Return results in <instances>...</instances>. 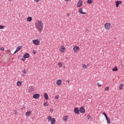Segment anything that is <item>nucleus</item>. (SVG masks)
I'll use <instances>...</instances> for the list:
<instances>
[{"mask_svg": "<svg viewBox=\"0 0 124 124\" xmlns=\"http://www.w3.org/2000/svg\"><path fill=\"white\" fill-rule=\"evenodd\" d=\"M60 51V52H62V53H64L65 51V47H64L63 46H61Z\"/></svg>", "mask_w": 124, "mask_h": 124, "instance_id": "obj_5", "label": "nucleus"}, {"mask_svg": "<svg viewBox=\"0 0 124 124\" xmlns=\"http://www.w3.org/2000/svg\"><path fill=\"white\" fill-rule=\"evenodd\" d=\"M79 112H80L79 108H74V112L76 114H79Z\"/></svg>", "mask_w": 124, "mask_h": 124, "instance_id": "obj_12", "label": "nucleus"}, {"mask_svg": "<svg viewBox=\"0 0 124 124\" xmlns=\"http://www.w3.org/2000/svg\"><path fill=\"white\" fill-rule=\"evenodd\" d=\"M106 119L107 121V124H109L111 123V120H110V118L108 117Z\"/></svg>", "mask_w": 124, "mask_h": 124, "instance_id": "obj_19", "label": "nucleus"}, {"mask_svg": "<svg viewBox=\"0 0 124 124\" xmlns=\"http://www.w3.org/2000/svg\"><path fill=\"white\" fill-rule=\"evenodd\" d=\"M50 122L51 124H55V122H56V119H55V118H53Z\"/></svg>", "mask_w": 124, "mask_h": 124, "instance_id": "obj_17", "label": "nucleus"}, {"mask_svg": "<svg viewBox=\"0 0 124 124\" xmlns=\"http://www.w3.org/2000/svg\"><path fill=\"white\" fill-rule=\"evenodd\" d=\"M23 58H24V59H28V58H30V54H29L28 53H25L23 55Z\"/></svg>", "mask_w": 124, "mask_h": 124, "instance_id": "obj_11", "label": "nucleus"}, {"mask_svg": "<svg viewBox=\"0 0 124 124\" xmlns=\"http://www.w3.org/2000/svg\"><path fill=\"white\" fill-rule=\"evenodd\" d=\"M62 81L61 79H58L56 82V84L58 86H61V85H62Z\"/></svg>", "mask_w": 124, "mask_h": 124, "instance_id": "obj_13", "label": "nucleus"}, {"mask_svg": "<svg viewBox=\"0 0 124 124\" xmlns=\"http://www.w3.org/2000/svg\"><path fill=\"white\" fill-rule=\"evenodd\" d=\"M34 89L32 86H30V89H29V92L30 93H32V92H34Z\"/></svg>", "mask_w": 124, "mask_h": 124, "instance_id": "obj_15", "label": "nucleus"}, {"mask_svg": "<svg viewBox=\"0 0 124 124\" xmlns=\"http://www.w3.org/2000/svg\"><path fill=\"white\" fill-rule=\"evenodd\" d=\"M63 121H64L65 122H66V121H67V116H65L63 117Z\"/></svg>", "mask_w": 124, "mask_h": 124, "instance_id": "obj_26", "label": "nucleus"}, {"mask_svg": "<svg viewBox=\"0 0 124 124\" xmlns=\"http://www.w3.org/2000/svg\"><path fill=\"white\" fill-rule=\"evenodd\" d=\"M33 54H34V55H35V54H36V50H33Z\"/></svg>", "mask_w": 124, "mask_h": 124, "instance_id": "obj_37", "label": "nucleus"}, {"mask_svg": "<svg viewBox=\"0 0 124 124\" xmlns=\"http://www.w3.org/2000/svg\"><path fill=\"white\" fill-rule=\"evenodd\" d=\"M35 26L40 32L42 31V30H43V24L42 23V21H38V22L36 23Z\"/></svg>", "mask_w": 124, "mask_h": 124, "instance_id": "obj_1", "label": "nucleus"}, {"mask_svg": "<svg viewBox=\"0 0 124 124\" xmlns=\"http://www.w3.org/2000/svg\"><path fill=\"white\" fill-rule=\"evenodd\" d=\"M53 118H52V117L50 116H49L48 117H47V121L48 122H50V121H51V120H52Z\"/></svg>", "mask_w": 124, "mask_h": 124, "instance_id": "obj_24", "label": "nucleus"}, {"mask_svg": "<svg viewBox=\"0 0 124 124\" xmlns=\"http://www.w3.org/2000/svg\"><path fill=\"white\" fill-rule=\"evenodd\" d=\"M73 50L75 52H79V50H80V48H79V46H75L73 47Z\"/></svg>", "mask_w": 124, "mask_h": 124, "instance_id": "obj_4", "label": "nucleus"}, {"mask_svg": "<svg viewBox=\"0 0 124 124\" xmlns=\"http://www.w3.org/2000/svg\"><path fill=\"white\" fill-rule=\"evenodd\" d=\"M15 113L16 114H17V112H16V110L15 111Z\"/></svg>", "mask_w": 124, "mask_h": 124, "instance_id": "obj_46", "label": "nucleus"}, {"mask_svg": "<svg viewBox=\"0 0 124 124\" xmlns=\"http://www.w3.org/2000/svg\"><path fill=\"white\" fill-rule=\"evenodd\" d=\"M9 52V50H7V52Z\"/></svg>", "mask_w": 124, "mask_h": 124, "instance_id": "obj_47", "label": "nucleus"}, {"mask_svg": "<svg viewBox=\"0 0 124 124\" xmlns=\"http://www.w3.org/2000/svg\"><path fill=\"white\" fill-rule=\"evenodd\" d=\"M58 65H59V67H62V62H58Z\"/></svg>", "mask_w": 124, "mask_h": 124, "instance_id": "obj_25", "label": "nucleus"}, {"mask_svg": "<svg viewBox=\"0 0 124 124\" xmlns=\"http://www.w3.org/2000/svg\"><path fill=\"white\" fill-rule=\"evenodd\" d=\"M111 27V24L109 23H106L105 24V28L106 30H109Z\"/></svg>", "mask_w": 124, "mask_h": 124, "instance_id": "obj_2", "label": "nucleus"}, {"mask_svg": "<svg viewBox=\"0 0 124 124\" xmlns=\"http://www.w3.org/2000/svg\"><path fill=\"white\" fill-rule=\"evenodd\" d=\"M17 86H18V87H20L21 85H22V82H21V81H17Z\"/></svg>", "mask_w": 124, "mask_h": 124, "instance_id": "obj_21", "label": "nucleus"}, {"mask_svg": "<svg viewBox=\"0 0 124 124\" xmlns=\"http://www.w3.org/2000/svg\"><path fill=\"white\" fill-rule=\"evenodd\" d=\"M35 1L36 2H38V1H39V0H35Z\"/></svg>", "mask_w": 124, "mask_h": 124, "instance_id": "obj_42", "label": "nucleus"}, {"mask_svg": "<svg viewBox=\"0 0 124 124\" xmlns=\"http://www.w3.org/2000/svg\"><path fill=\"white\" fill-rule=\"evenodd\" d=\"M31 111H27L26 113V117H29V116H30V115H31Z\"/></svg>", "mask_w": 124, "mask_h": 124, "instance_id": "obj_16", "label": "nucleus"}, {"mask_svg": "<svg viewBox=\"0 0 124 124\" xmlns=\"http://www.w3.org/2000/svg\"><path fill=\"white\" fill-rule=\"evenodd\" d=\"M91 118H92V116H91V115H88L87 116L88 120H90V119Z\"/></svg>", "mask_w": 124, "mask_h": 124, "instance_id": "obj_33", "label": "nucleus"}, {"mask_svg": "<svg viewBox=\"0 0 124 124\" xmlns=\"http://www.w3.org/2000/svg\"><path fill=\"white\" fill-rule=\"evenodd\" d=\"M78 12L80 14H83V15H86V14H87V13H86L85 12H83V9L82 8L79 9V10H78Z\"/></svg>", "mask_w": 124, "mask_h": 124, "instance_id": "obj_10", "label": "nucleus"}, {"mask_svg": "<svg viewBox=\"0 0 124 124\" xmlns=\"http://www.w3.org/2000/svg\"><path fill=\"white\" fill-rule=\"evenodd\" d=\"M83 5V1L82 0H79L78 1V3L77 4V7H81Z\"/></svg>", "mask_w": 124, "mask_h": 124, "instance_id": "obj_7", "label": "nucleus"}, {"mask_svg": "<svg viewBox=\"0 0 124 124\" xmlns=\"http://www.w3.org/2000/svg\"><path fill=\"white\" fill-rule=\"evenodd\" d=\"M22 49V46H18L16 47V50H18V51H20Z\"/></svg>", "mask_w": 124, "mask_h": 124, "instance_id": "obj_27", "label": "nucleus"}, {"mask_svg": "<svg viewBox=\"0 0 124 124\" xmlns=\"http://www.w3.org/2000/svg\"><path fill=\"white\" fill-rule=\"evenodd\" d=\"M10 0V1H11V0Z\"/></svg>", "mask_w": 124, "mask_h": 124, "instance_id": "obj_48", "label": "nucleus"}, {"mask_svg": "<svg viewBox=\"0 0 124 124\" xmlns=\"http://www.w3.org/2000/svg\"><path fill=\"white\" fill-rule=\"evenodd\" d=\"M120 90H122L124 89V84L121 83L120 86H119Z\"/></svg>", "mask_w": 124, "mask_h": 124, "instance_id": "obj_20", "label": "nucleus"}, {"mask_svg": "<svg viewBox=\"0 0 124 124\" xmlns=\"http://www.w3.org/2000/svg\"><path fill=\"white\" fill-rule=\"evenodd\" d=\"M19 51L16 49V51L14 52V54H16V53H17Z\"/></svg>", "mask_w": 124, "mask_h": 124, "instance_id": "obj_36", "label": "nucleus"}, {"mask_svg": "<svg viewBox=\"0 0 124 124\" xmlns=\"http://www.w3.org/2000/svg\"><path fill=\"white\" fill-rule=\"evenodd\" d=\"M97 86H98V87H101V84H100L99 83H97Z\"/></svg>", "mask_w": 124, "mask_h": 124, "instance_id": "obj_35", "label": "nucleus"}, {"mask_svg": "<svg viewBox=\"0 0 124 124\" xmlns=\"http://www.w3.org/2000/svg\"><path fill=\"white\" fill-rule=\"evenodd\" d=\"M27 20L28 22H31V20H32V18L31 16H29L27 18Z\"/></svg>", "mask_w": 124, "mask_h": 124, "instance_id": "obj_18", "label": "nucleus"}, {"mask_svg": "<svg viewBox=\"0 0 124 124\" xmlns=\"http://www.w3.org/2000/svg\"><path fill=\"white\" fill-rule=\"evenodd\" d=\"M115 4H116V7H119V5H120V4H122V1H116L115 2Z\"/></svg>", "mask_w": 124, "mask_h": 124, "instance_id": "obj_9", "label": "nucleus"}, {"mask_svg": "<svg viewBox=\"0 0 124 124\" xmlns=\"http://www.w3.org/2000/svg\"><path fill=\"white\" fill-rule=\"evenodd\" d=\"M79 112L80 113H84L85 112H86V109H85V108L84 107H81L79 108Z\"/></svg>", "mask_w": 124, "mask_h": 124, "instance_id": "obj_6", "label": "nucleus"}, {"mask_svg": "<svg viewBox=\"0 0 124 124\" xmlns=\"http://www.w3.org/2000/svg\"><path fill=\"white\" fill-rule=\"evenodd\" d=\"M44 96L46 100H48L49 99V97L48 96V93H45L44 94Z\"/></svg>", "mask_w": 124, "mask_h": 124, "instance_id": "obj_14", "label": "nucleus"}, {"mask_svg": "<svg viewBox=\"0 0 124 124\" xmlns=\"http://www.w3.org/2000/svg\"><path fill=\"white\" fill-rule=\"evenodd\" d=\"M0 50H1V51H4V47H1L0 48Z\"/></svg>", "mask_w": 124, "mask_h": 124, "instance_id": "obj_31", "label": "nucleus"}, {"mask_svg": "<svg viewBox=\"0 0 124 124\" xmlns=\"http://www.w3.org/2000/svg\"><path fill=\"white\" fill-rule=\"evenodd\" d=\"M87 3L88 4H92L93 3V0H87Z\"/></svg>", "mask_w": 124, "mask_h": 124, "instance_id": "obj_22", "label": "nucleus"}, {"mask_svg": "<svg viewBox=\"0 0 124 124\" xmlns=\"http://www.w3.org/2000/svg\"><path fill=\"white\" fill-rule=\"evenodd\" d=\"M55 99H59V95H56V96H55Z\"/></svg>", "mask_w": 124, "mask_h": 124, "instance_id": "obj_40", "label": "nucleus"}, {"mask_svg": "<svg viewBox=\"0 0 124 124\" xmlns=\"http://www.w3.org/2000/svg\"><path fill=\"white\" fill-rule=\"evenodd\" d=\"M67 83H70V80H69V79H68V80H67Z\"/></svg>", "mask_w": 124, "mask_h": 124, "instance_id": "obj_44", "label": "nucleus"}, {"mask_svg": "<svg viewBox=\"0 0 124 124\" xmlns=\"http://www.w3.org/2000/svg\"><path fill=\"white\" fill-rule=\"evenodd\" d=\"M67 16H70V14H67Z\"/></svg>", "mask_w": 124, "mask_h": 124, "instance_id": "obj_45", "label": "nucleus"}, {"mask_svg": "<svg viewBox=\"0 0 124 124\" xmlns=\"http://www.w3.org/2000/svg\"><path fill=\"white\" fill-rule=\"evenodd\" d=\"M50 112H54V110H53V108H51L50 109Z\"/></svg>", "mask_w": 124, "mask_h": 124, "instance_id": "obj_41", "label": "nucleus"}, {"mask_svg": "<svg viewBox=\"0 0 124 124\" xmlns=\"http://www.w3.org/2000/svg\"><path fill=\"white\" fill-rule=\"evenodd\" d=\"M86 67H87V65H86V64H84L83 65V68H86Z\"/></svg>", "mask_w": 124, "mask_h": 124, "instance_id": "obj_39", "label": "nucleus"}, {"mask_svg": "<svg viewBox=\"0 0 124 124\" xmlns=\"http://www.w3.org/2000/svg\"><path fill=\"white\" fill-rule=\"evenodd\" d=\"M3 29H4V26L0 25V30H3Z\"/></svg>", "mask_w": 124, "mask_h": 124, "instance_id": "obj_29", "label": "nucleus"}, {"mask_svg": "<svg viewBox=\"0 0 124 124\" xmlns=\"http://www.w3.org/2000/svg\"><path fill=\"white\" fill-rule=\"evenodd\" d=\"M33 43L35 45H39L40 42L38 40H33Z\"/></svg>", "mask_w": 124, "mask_h": 124, "instance_id": "obj_8", "label": "nucleus"}, {"mask_svg": "<svg viewBox=\"0 0 124 124\" xmlns=\"http://www.w3.org/2000/svg\"><path fill=\"white\" fill-rule=\"evenodd\" d=\"M71 0H65V1H70Z\"/></svg>", "mask_w": 124, "mask_h": 124, "instance_id": "obj_43", "label": "nucleus"}, {"mask_svg": "<svg viewBox=\"0 0 124 124\" xmlns=\"http://www.w3.org/2000/svg\"><path fill=\"white\" fill-rule=\"evenodd\" d=\"M23 73H24V74H26V73H27L26 71V70L24 69L23 70Z\"/></svg>", "mask_w": 124, "mask_h": 124, "instance_id": "obj_34", "label": "nucleus"}, {"mask_svg": "<svg viewBox=\"0 0 124 124\" xmlns=\"http://www.w3.org/2000/svg\"><path fill=\"white\" fill-rule=\"evenodd\" d=\"M44 105L45 107H46V106H48V104H47L46 102H45L44 103Z\"/></svg>", "mask_w": 124, "mask_h": 124, "instance_id": "obj_32", "label": "nucleus"}, {"mask_svg": "<svg viewBox=\"0 0 124 124\" xmlns=\"http://www.w3.org/2000/svg\"><path fill=\"white\" fill-rule=\"evenodd\" d=\"M112 71H118V67L117 66H115L114 67V68L112 69Z\"/></svg>", "mask_w": 124, "mask_h": 124, "instance_id": "obj_23", "label": "nucleus"}, {"mask_svg": "<svg viewBox=\"0 0 124 124\" xmlns=\"http://www.w3.org/2000/svg\"><path fill=\"white\" fill-rule=\"evenodd\" d=\"M21 61H22L23 62H25V61H26V58H22Z\"/></svg>", "mask_w": 124, "mask_h": 124, "instance_id": "obj_38", "label": "nucleus"}, {"mask_svg": "<svg viewBox=\"0 0 124 124\" xmlns=\"http://www.w3.org/2000/svg\"><path fill=\"white\" fill-rule=\"evenodd\" d=\"M109 89H110V88H109L108 86H107V87L105 88V91H108V90H109Z\"/></svg>", "mask_w": 124, "mask_h": 124, "instance_id": "obj_30", "label": "nucleus"}, {"mask_svg": "<svg viewBox=\"0 0 124 124\" xmlns=\"http://www.w3.org/2000/svg\"><path fill=\"white\" fill-rule=\"evenodd\" d=\"M103 115H104L105 116L106 119L108 118V116H107V114H106V113L103 112Z\"/></svg>", "mask_w": 124, "mask_h": 124, "instance_id": "obj_28", "label": "nucleus"}, {"mask_svg": "<svg viewBox=\"0 0 124 124\" xmlns=\"http://www.w3.org/2000/svg\"><path fill=\"white\" fill-rule=\"evenodd\" d=\"M40 97V95L38 93H35L33 95V98H35V99H37Z\"/></svg>", "mask_w": 124, "mask_h": 124, "instance_id": "obj_3", "label": "nucleus"}]
</instances>
